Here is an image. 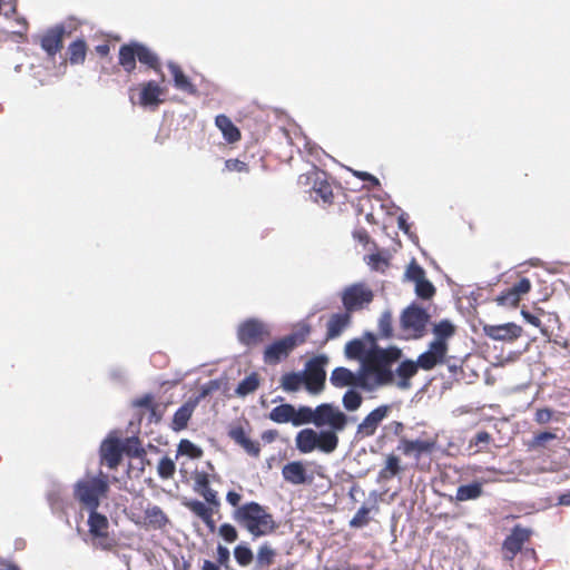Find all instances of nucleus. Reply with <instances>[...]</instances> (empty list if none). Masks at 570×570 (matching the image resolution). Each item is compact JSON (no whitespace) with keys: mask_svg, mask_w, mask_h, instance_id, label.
<instances>
[{"mask_svg":"<svg viewBox=\"0 0 570 570\" xmlns=\"http://www.w3.org/2000/svg\"><path fill=\"white\" fill-rule=\"evenodd\" d=\"M153 404V395L146 394L137 400L134 401V405L137 407H151Z\"/></svg>","mask_w":570,"mask_h":570,"instance_id":"e2e57ef3","label":"nucleus"},{"mask_svg":"<svg viewBox=\"0 0 570 570\" xmlns=\"http://www.w3.org/2000/svg\"><path fill=\"white\" fill-rule=\"evenodd\" d=\"M343 431L334 428H322L320 431L311 428L303 429L295 436L296 449L304 454L315 450L331 454L337 449L340 442L338 433Z\"/></svg>","mask_w":570,"mask_h":570,"instance_id":"20e7f679","label":"nucleus"},{"mask_svg":"<svg viewBox=\"0 0 570 570\" xmlns=\"http://www.w3.org/2000/svg\"><path fill=\"white\" fill-rule=\"evenodd\" d=\"M188 509L195 513L200 519H206L209 513H213V510L208 508L204 502L194 500L187 503Z\"/></svg>","mask_w":570,"mask_h":570,"instance_id":"8fccbe9b","label":"nucleus"},{"mask_svg":"<svg viewBox=\"0 0 570 570\" xmlns=\"http://www.w3.org/2000/svg\"><path fill=\"white\" fill-rule=\"evenodd\" d=\"M225 166L228 170L243 171L246 167L245 163L238 159H228L225 163Z\"/></svg>","mask_w":570,"mask_h":570,"instance_id":"680f3d73","label":"nucleus"},{"mask_svg":"<svg viewBox=\"0 0 570 570\" xmlns=\"http://www.w3.org/2000/svg\"><path fill=\"white\" fill-rule=\"evenodd\" d=\"M363 403V396L357 387L347 389L342 396V405L346 412H356Z\"/></svg>","mask_w":570,"mask_h":570,"instance_id":"2f4dec72","label":"nucleus"},{"mask_svg":"<svg viewBox=\"0 0 570 570\" xmlns=\"http://www.w3.org/2000/svg\"><path fill=\"white\" fill-rule=\"evenodd\" d=\"M483 331L487 336L495 341H513L521 335V326L514 323L501 325H484Z\"/></svg>","mask_w":570,"mask_h":570,"instance_id":"f3484780","label":"nucleus"},{"mask_svg":"<svg viewBox=\"0 0 570 570\" xmlns=\"http://www.w3.org/2000/svg\"><path fill=\"white\" fill-rule=\"evenodd\" d=\"M178 452L181 454H187L188 456L196 459L203 455V451L200 448L195 445L189 440H181L178 445Z\"/></svg>","mask_w":570,"mask_h":570,"instance_id":"09e8293b","label":"nucleus"},{"mask_svg":"<svg viewBox=\"0 0 570 570\" xmlns=\"http://www.w3.org/2000/svg\"><path fill=\"white\" fill-rule=\"evenodd\" d=\"M552 417V412L549 409H540L535 413V421L540 424L548 423Z\"/></svg>","mask_w":570,"mask_h":570,"instance_id":"052dcab7","label":"nucleus"},{"mask_svg":"<svg viewBox=\"0 0 570 570\" xmlns=\"http://www.w3.org/2000/svg\"><path fill=\"white\" fill-rule=\"evenodd\" d=\"M401 471L400 459L394 454H389L385 460L384 468L380 471L379 478L382 480H389Z\"/></svg>","mask_w":570,"mask_h":570,"instance_id":"c9c22d12","label":"nucleus"},{"mask_svg":"<svg viewBox=\"0 0 570 570\" xmlns=\"http://www.w3.org/2000/svg\"><path fill=\"white\" fill-rule=\"evenodd\" d=\"M163 89L156 81H148L141 86L139 104L144 107H157L163 100Z\"/></svg>","mask_w":570,"mask_h":570,"instance_id":"4be33fe9","label":"nucleus"},{"mask_svg":"<svg viewBox=\"0 0 570 570\" xmlns=\"http://www.w3.org/2000/svg\"><path fill=\"white\" fill-rule=\"evenodd\" d=\"M122 453H127L129 456L140 458L145 454V450L140 445V441L136 436L127 438L121 442Z\"/></svg>","mask_w":570,"mask_h":570,"instance_id":"a19ab883","label":"nucleus"},{"mask_svg":"<svg viewBox=\"0 0 570 570\" xmlns=\"http://www.w3.org/2000/svg\"><path fill=\"white\" fill-rule=\"evenodd\" d=\"M276 557V551L268 544L264 543L258 548L256 554V568L263 569L268 568L273 564L274 559Z\"/></svg>","mask_w":570,"mask_h":570,"instance_id":"72a5a7b5","label":"nucleus"},{"mask_svg":"<svg viewBox=\"0 0 570 570\" xmlns=\"http://www.w3.org/2000/svg\"><path fill=\"white\" fill-rule=\"evenodd\" d=\"M377 327L381 337L391 338L393 336L392 313L390 309L382 312Z\"/></svg>","mask_w":570,"mask_h":570,"instance_id":"79ce46f5","label":"nucleus"},{"mask_svg":"<svg viewBox=\"0 0 570 570\" xmlns=\"http://www.w3.org/2000/svg\"><path fill=\"white\" fill-rule=\"evenodd\" d=\"M308 333L309 328L304 326L299 332L289 334L268 345L264 352L265 363L276 364L281 360L287 357L296 345L304 342Z\"/></svg>","mask_w":570,"mask_h":570,"instance_id":"9d476101","label":"nucleus"},{"mask_svg":"<svg viewBox=\"0 0 570 570\" xmlns=\"http://www.w3.org/2000/svg\"><path fill=\"white\" fill-rule=\"evenodd\" d=\"M351 325V313L343 311L332 314L326 323V340L330 341L340 337Z\"/></svg>","mask_w":570,"mask_h":570,"instance_id":"dca6fc26","label":"nucleus"},{"mask_svg":"<svg viewBox=\"0 0 570 570\" xmlns=\"http://www.w3.org/2000/svg\"><path fill=\"white\" fill-rule=\"evenodd\" d=\"M109 492L108 476L101 471L97 475L87 474L73 485L75 499L87 510H98L100 501Z\"/></svg>","mask_w":570,"mask_h":570,"instance_id":"39448f33","label":"nucleus"},{"mask_svg":"<svg viewBox=\"0 0 570 570\" xmlns=\"http://www.w3.org/2000/svg\"><path fill=\"white\" fill-rule=\"evenodd\" d=\"M374 364V393L387 387L395 386L401 391L412 387V377L419 371L417 364L412 360H403V352L397 346H389L387 350H376Z\"/></svg>","mask_w":570,"mask_h":570,"instance_id":"f257e3e1","label":"nucleus"},{"mask_svg":"<svg viewBox=\"0 0 570 570\" xmlns=\"http://www.w3.org/2000/svg\"><path fill=\"white\" fill-rule=\"evenodd\" d=\"M228 435L230 439L240 445L249 455L258 456L261 453V445L258 442L250 440L243 428L236 426L229 430Z\"/></svg>","mask_w":570,"mask_h":570,"instance_id":"5701e85b","label":"nucleus"},{"mask_svg":"<svg viewBox=\"0 0 570 570\" xmlns=\"http://www.w3.org/2000/svg\"><path fill=\"white\" fill-rule=\"evenodd\" d=\"M430 315L425 308L412 303L402 311L400 326L406 338L417 340L425 335Z\"/></svg>","mask_w":570,"mask_h":570,"instance_id":"0eeeda50","label":"nucleus"},{"mask_svg":"<svg viewBox=\"0 0 570 570\" xmlns=\"http://www.w3.org/2000/svg\"><path fill=\"white\" fill-rule=\"evenodd\" d=\"M233 520L244 528L254 539L273 533L277 524L267 508L250 501L234 510Z\"/></svg>","mask_w":570,"mask_h":570,"instance_id":"7ed1b4c3","label":"nucleus"},{"mask_svg":"<svg viewBox=\"0 0 570 570\" xmlns=\"http://www.w3.org/2000/svg\"><path fill=\"white\" fill-rule=\"evenodd\" d=\"M391 406L387 404L380 405L372 410L357 425L355 439L362 440L373 436L380 424L389 416Z\"/></svg>","mask_w":570,"mask_h":570,"instance_id":"ddd939ff","label":"nucleus"},{"mask_svg":"<svg viewBox=\"0 0 570 570\" xmlns=\"http://www.w3.org/2000/svg\"><path fill=\"white\" fill-rule=\"evenodd\" d=\"M65 31V27L58 24L48 30L42 37L41 47L49 56L56 55L61 48Z\"/></svg>","mask_w":570,"mask_h":570,"instance_id":"aec40b11","label":"nucleus"},{"mask_svg":"<svg viewBox=\"0 0 570 570\" xmlns=\"http://www.w3.org/2000/svg\"><path fill=\"white\" fill-rule=\"evenodd\" d=\"M370 511H371L370 508L362 505L357 510L355 515L352 518V520L350 521V525L352 528H362V527L366 525L370 521V518H368Z\"/></svg>","mask_w":570,"mask_h":570,"instance_id":"de8ad7c7","label":"nucleus"},{"mask_svg":"<svg viewBox=\"0 0 570 570\" xmlns=\"http://www.w3.org/2000/svg\"><path fill=\"white\" fill-rule=\"evenodd\" d=\"M482 483L475 481L469 484L460 485L456 489L455 499L458 501L476 500L482 495Z\"/></svg>","mask_w":570,"mask_h":570,"instance_id":"c756f323","label":"nucleus"},{"mask_svg":"<svg viewBox=\"0 0 570 570\" xmlns=\"http://www.w3.org/2000/svg\"><path fill=\"white\" fill-rule=\"evenodd\" d=\"M197 405V400L186 402L174 414L173 428L180 431L187 426V423Z\"/></svg>","mask_w":570,"mask_h":570,"instance_id":"393cba45","label":"nucleus"},{"mask_svg":"<svg viewBox=\"0 0 570 570\" xmlns=\"http://www.w3.org/2000/svg\"><path fill=\"white\" fill-rule=\"evenodd\" d=\"M283 479L294 485H301L308 481L303 462L292 461L282 469Z\"/></svg>","mask_w":570,"mask_h":570,"instance_id":"412c9836","label":"nucleus"},{"mask_svg":"<svg viewBox=\"0 0 570 570\" xmlns=\"http://www.w3.org/2000/svg\"><path fill=\"white\" fill-rule=\"evenodd\" d=\"M69 60L72 65L82 63L86 58V43L83 40H76L68 48Z\"/></svg>","mask_w":570,"mask_h":570,"instance_id":"58836bf2","label":"nucleus"},{"mask_svg":"<svg viewBox=\"0 0 570 570\" xmlns=\"http://www.w3.org/2000/svg\"><path fill=\"white\" fill-rule=\"evenodd\" d=\"M137 48L136 42L124 45L119 50V63L127 72L136 68Z\"/></svg>","mask_w":570,"mask_h":570,"instance_id":"cd10ccee","label":"nucleus"},{"mask_svg":"<svg viewBox=\"0 0 570 570\" xmlns=\"http://www.w3.org/2000/svg\"><path fill=\"white\" fill-rule=\"evenodd\" d=\"M258 386V375L257 373H252L238 383L235 393L237 396L245 397L246 395L255 392Z\"/></svg>","mask_w":570,"mask_h":570,"instance_id":"f704fd0d","label":"nucleus"},{"mask_svg":"<svg viewBox=\"0 0 570 570\" xmlns=\"http://www.w3.org/2000/svg\"><path fill=\"white\" fill-rule=\"evenodd\" d=\"M240 499H242L240 494L235 492V491H228L227 494H226V501L230 505L235 507L236 509L238 507H240L239 505Z\"/></svg>","mask_w":570,"mask_h":570,"instance_id":"69168bd1","label":"nucleus"},{"mask_svg":"<svg viewBox=\"0 0 570 570\" xmlns=\"http://www.w3.org/2000/svg\"><path fill=\"white\" fill-rule=\"evenodd\" d=\"M100 456L109 469H115L120 463L122 456L121 441L115 435V432H111L101 443Z\"/></svg>","mask_w":570,"mask_h":570,"instance_id":"2eb2a0df","label":"nucleus"},{"mask_svg":"<svg viewBox=\"0 0 570 570\" xmlns=\"http://www.w3.org/2000/svg\"><path fill=\"white\" fill-rule=\"evenodd\" d=\"M137 48V59L150 68L157 70L158 69V57L155 52H153L148 47L136 42Z\"/></svg>","mask_w":570,"mask_h":570,"instance_id":"4c0bfd02","label":"nucleus"},{"mask_svg":"<svg viewBox=\"0 0 570 570\" xmlns=\"http://www.w3.org/2000/svg\"><path fill=\"white\" fill-rule=\"evenodd\" d=\"M218 534L228 543L235 542L238 538L236 528L230 523H223L218 529Z\"/></svg>","mask_w":570,"mask_h":570,"instance_id":"3c124183","label":"nucleus"},{"mask_svg":"<svg viewBox=\"0 0 570 570\" xmlns=\"http://www.w3.org/2000/svg\"><path fill=\"white\" fill-rule=\"evenodd\" d=\"M354 416H348L338 406L332 403H322L315 409L302 405L293 414V425L313 424L317 429L334 428L345 430L351 422H355Z\"/></svg>","mask_w":570,"mask_h":570,"instance_id":"f03ea898","label":"nucleus"},{"mask_svg":"<svg viewBox=\"0 0 570 570\" xmlns=\"http://www.w3.org/2000/svg\"><path fill=\"white\" fill-rule=\"evenodd\" d=\"M325 362V357L318 356L311 358L305 365V371L303 372L306 376L304 385L311 394H318L324 389L326 380Z\"/></svg>","mask_w":570,"mask_h":570,"instance_id":"f8f14e48","label":"nucleus"},{"mask_svg":"<svg viewBox=\"0 0 570 570\" xmlns=\"http://www.w3.org/2000/svg\"><path fill=\"white\" fill-rule=\"evenodd\" d=\"M176 465L171 459L164 456L157 466V472L161 479H169L175 473Z\"/></svg>","mask_w":570,"mask_h":570,"instance_id":"49530a36","label":"nucleus"},{"mask_svg":"<svg viewBox=\"0 0 570 570\" xmlns=\"http://www.w3.org/2000/svg\"><path fill=\"white\" fill-rule=\"evenodd\" d=\"M374 299L372 288L364 282L353 283L343 288L341 301L344 311L353 314L366 308Z\"/></svg>","mask_w":570,"mask_h":570,"instance_id":"1a4fd4ad","label":"nucleus"},{"mask_svg":"<svg viewBox=\"0 0 570 570\" xmlns=\"http://www.w3.org/2000/svg\"><path fill=\"white\" fill-rule=\"evenodd\" d=\"M511 289L519 296L527 294L531 289V282L523 277L518 283H515Z\"/></svg>","mask_w":570,"mask_h":570,"instance_id":"5fc2aeb1","label":"nucleus"},{"mask_svg":"<svg viewBox=\"0 0 570 570\" xmlns=\"http://www.w3.org/2000/svg\"><path fill=\"white\" fill-rule=\"evenodd\" d=\"M414 284L415 294L420 298L430 299L435 293L434 285L426 278V276Z\"/></svg>","mask_w":570,"mask_h":570,"instance_id":"37998d69","label":"nucleus"},{"mask_svg":"<svg viewBox=\"0 0 570 570\" xmlns=\"http://www.w3.org/2000/svg\"><path fill=\"white\" fill-rule=\"evenodd\" d=\"M519 301L520 297L511 288L499 295L497 298L498 304L503 306H517Z\"/></svg>","mask_w":570,"mask_h":570,"instance_id":"603ef678","label":"nucleus"},{"mask_svg":"<svg viewBox=\"0 0 570 570\" xmlns=\"http://www.w3.org/2000/svg\"><path fill=\"white\" fill-rule=\"evenodd\" d=\"M448 353V344L441 342H431L428 351L419 355L414 364H417V368L425 371L432 370L435 365L444 362Z\"/></svg>","mask_w":570,"mask_h":570,"instance_id":"4468645a","label":"nucleus"},{"mask_svg":"<svg viewBox=\"0 0 570 570\" xmlns=\"http://www.w3.org/2000/svg\"><path fill=\"white\" fill-rule=\"evenodd\" d=\"M331 384L336 389H354L365 393H374V364L365 362L354 372L347 367H335L330 376Z\"/></svg>","mask_w":570,"mask_h":570,"instance_id":"423d86ee","label":"nucleus"},{"mask_svg":"<svg viewBox=\"0 0 570 570\" xmlns=\"http://www.w3.org/2000/svg\"><path fill=\"white\" fill-rule=\"evenodd\" d=\"M530 537V531L528 529L521 528L520 525H515L512 529L510 535H508L503 542V550L509 553L507 554L508 560H512L514 556L522 549L525 541H528Z\"/></svg>","mask_w":570,"mask_h":570,"instance_id":"a211bd4d","label":"nucleus"},{"mask_svg":"<svg viewBox=\"0 0 570 570\" xmlns=\"http://www.w3.org/2000/svg\"><path fill=\"white\" fill-rule=\"evenodd\" d=\"M405 279L416 283L425 277V271L413 259L406 267Z\"/></svg>","mask_w":570,"mask_h":570,"instance_id":"a18cd8bd","label":"nucleus"},{"mask_svg":"<svg viewBox=\"0 0 570 570\" xmlns=\"http://www.w3.org/2000/svg\"><path fill=\"white\" fill-rule=\"evenodd\" d=\"M234 558L240 567H247L253 562L254 553L248 546L242 543L234 548Z\"/></svg>","mask_w":570,"mask_h":570,"instance_id":"ea45409f","label":"nucleus"},{"mask_svg":"<svg viewBox=\"0 0 570 570\" xmlns=\"http://www.w3.org/2000/svg\"><path fill=\"white\" fill-rule=\"evenodd\" d=\"M353 174H354V176L361 178L362 180H367V181L372 183L374 186L380 185L379 179L375 176L371 175L370 173L354 170Z\"/></svg>","mask_w":570,"mask_h":570,"instance_id":"0e129e2a","label":"nucleus"},{"mask_svg":"<svg viewBox=\"0 0 570 570\" xmlns=\"http://www.w3.org/2000/svg\"><path fill=\"white\" fill-rule=\"evenodd\" d=\"M305 373L291 372L282 376L281 386L286 392H296L304 384Z\"/></svg>","mask_w":570,"mask_h":570,"instance_id":"473e14b6","label":"nucleus"},{"mask_svg":"<svg viewBox=\"0 0 570 570\" xmlns=\"http://www.w3.org/2000/svg\"><path fill=\"white\" fill-rule=\"evenodd\" d=\"M455 332L454 325L449 320H442L433 326V334L435 340L433 342L446 343Z\"/></svg>","mask_w":570,"mask_h":570,"instance_id":"e433bc0d","label":"nucleus"},{"mask_svg":"<svg viewBox=\"0 0 570 570\" xmlns=\"http://www.w3.org/2000/svg\"><path fill=\"white\" fill-rule=\"evenodd\" d=\"M556 439V434L552 432H541L534 436L532 445H543L546 442Z\"/></svg>","mask_w":570,"mask_h":570,"instance_id":"13d9d810","label":"nucleus"},{"mask_svg":"<svg viewBox=\"0 0 570 570\" xmlns=\"http://www.w3.org/2000/svg\"><path fill=\"white\" fill-rule=\"evenodd\" d=\"M368 347L363 338H353L345 344L344 355L347 360L358 361L360 364L367 362Z\"/></svg>","mask_w":570,"mask_h":570,"instance_id":"b1692460","label":"nucleus"},{"mask_svg":"<svg viewBox=\"0 0 570 570\" xmlns=\"http://www.w3.org/2000/svg\"><path fill=\"white\" fill-rule=\"evenodd\" d=\"M216 126L223 132L224 138L228 142H236L240 138L238 128L232 122V120L225 115H218L215 119Z\"/></svg>","mask_w":570,"mask_h":570,"instance_id":"a878e982","label":"nucleus"},{"mask_svg":"<svg viewBox=\"0 0 570 570\" xmlns=\"http://www.w3.org/2000/svg\"><path fill=\"white\" fill-rule=\"evenodd\" d=\"M491 440V436L488 432L485 431H480L476 433L474 440L472 441V443H474L475 445L480 444V443H484V444H488Z\"/></svg>","mask_w":570,"mask_h":570,"instance_id":"338daca9","label":"nucleus"},{"mask_svg":"<svg viewBox=\"0 0 570 570\" xmlns=\"http://www.w3.org/2000/svg\"><path fill=\"white\" fill-rule=\"evenodd\" d=\"M207 503L213 504L215 507L219 505V501L217 499V492L213 490L210 487L198 492Z\"/></svg>","mask_w":570,"mask_h":570,"instance_id":"6e6d98bb","label":"nucleus"},{"mask_svg":"<svg viewBox=\"0 0 570 570\" xmlns=\"http://www.w3.org/2000/svg\"><path fill=\"white\" fill-rule=\"evenodd\" d=\"M272 334L269 325L257 320L249 318L240 323L237 330V337L242 344L255 345L263 342Z\"/></svg>","mask_w":570,"mask_h":570,"instance_id":"9b49d317","label":"nucleus"},{"mask_svg":"<svg viewBox=\"0 0 570 570\" xmlns=\"http://www.w3.org/2000/svg\"><path fill=\"white\" fill-rule=\"evenodd\" d=\"M323 175L324 173L313 171L311 176L307 177V179H311V177H313V190L318 197H321L324 200V203H330L333 197L332 187L327 181H325L322 178Z\"/></svg>","mask_w":570,"mask_h":570,"instance_id":"c85d7f7f","label":"nucleus"},{"mask_svg":"<svg viewBox=\"0 0 570 570\" xmlns=\"http://www.w3.org/2000/svg\"><path fill=\"white\" fill-rule=\"evenodd\" d=\"M168 68L173 75L174 85L177 89L191 95L196 94L195 86L190 82L188 77L184 75L179 66H177L175 62H169Z\"/></svg>","mask_w":570,"mask_h":570,"instance_id":"bb28decb","label":"nucleus"},{"mask_svg":"<svg viewBox=\"0 0 570 570\" xmlns=\"http://www.w3.org/2000/svg\"><path fill=\"white\" fill-rule=\"evenodd\" d=\"M209 488V479L206 472H196L195 473V487L194 490L196 492H200L204 489Z\"/></svg>","mask_w":570,"mask_h":570,"instance_id":"864d4df0","label":"nucleus"},{"mask_svg":"<svg viewBox=\"0 0 570 570\" xmlns=\"http://www.w3.org/2000/svg\"><path fill=\"white\" fill-rule=\"evenodd\" d=\"M293 414H295V407L292 404H281L269 412L268 417L275 423L293 424Z\"/></svg>","mask_w":570,"mask_h":570,"instance_id":"7c9ffc66","label":"nucleus"},{"mask_svg":"<svg viewBox=\"0 0 570 570\" xmlns=\"http://www.w3.org/2000/svg\"><path fill=\"white\" fill-rule=\"evenodd\" d=\"M219 387V384L217 381H209L207 384L202 386L199 396L196 399L197 401L199 399L206 397L208 394H210L213 391L217 390Z\"/></svg>","mask_w":570,"mask_h":570,"instance_id":"bf43d9fd","label":"nucleus"},{"mask_svg":"<svg viewBox=\"0 0 570 570\" xmlns=\"http://www.w3.org/2000/svg\"><path fill=\"white\" fill-rule=\"evenodd\" d=\"M435 443L429 440H406L402 439L397 446L404 455L415 456L419 459L423 453H430L434 449Z\"/></svg>","mask_w":570,"mask_h":570,"instance_id":"6ab92c4d","label":"nucleus"},{"mask_svg":"<svg viewBox=\"0 0 570 570\" xmlns=\"http://www.w3.org/2000/svg\"><path fill=\"white\" fill-rule=\"evenodd\" d=\"M148 515L155 518V521L157 522L166 520L164 512L158 507H153L150 510H148Z\"/></svg>","mask_w":570,"mask_h":570,"instance_id":"774afa93","label":"nucleus"},{"mask_svg":"<svg viewBox=\"0 0 570 570\" xmlns=\"http://www.w3.org/2000/svg\"><path fill=\"white\" fill-rule=\"evenodd\" d=\"M229 550L222 546V544H218L217 547V562L220 564V566H224V567H228V562H229Z\"/></svg>","mask_w":570,"mask_h":570,"instance_id":"4d7b16f0","label":"nucleus"},{"mask_svg":"<svg viewBox=\"0 0 570 570\" xmlns=\"http://www.w3.org/2000/svg\"><path fill=\"white\" fill-rule=\"evenodd\" d=\"M361 338L364 340V342L366 343V345L368 347V353H367L368 360H367V362L375 364V361H374L375 356L374 355H375L376 350L377 348L379 350H387V347L380 346L377 344L376 335L374 333H372V332H365Z\"/></svg>","mask_w":570,"mask_h":570,"instance_id":"c03bdc74","label":"nucleus"},{"mask_svg":"<svg viewBox=\"0 0 570 570\" xmlns=\"http://www.w3.org/2000/svg\"><path fill=\"white\" fill-rule=\"evenodd\" d=\"M88 511L89 515L87 524L92 547L106 551L114 549L117 544V540L115 535L109 532L110 523L108 518L105 514L99 513L98 510Z\"/></svg>","mask_w":570,"mask_h":570,"instance_id":"6e6552de","label":"nucleus"}]
</instances>
